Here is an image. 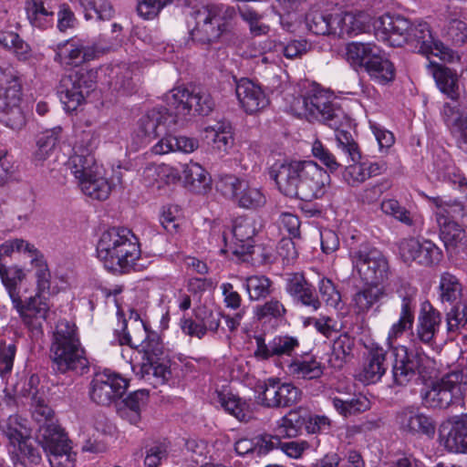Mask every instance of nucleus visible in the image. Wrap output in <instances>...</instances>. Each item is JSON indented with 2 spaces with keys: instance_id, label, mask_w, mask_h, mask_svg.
<instances>
[{
  "instance_id": "1",
  "label": "nucleus",
  "mask_w": 467,
  "mask_h": 467,
  "mask_svg": "<svg viewBox=\"0 0 467 467\" xmlns=\"http://www.w3.org/2000/svg\"><path fill=\"white\" fill-rule=\"evenodd\" d=\"M269 176L284 195L305 202L322 198L330 182L329 174L314 161H276Z\"/></svg>"
},
{
  "instance_id": "2",
  "label": "nucleus",
  "mask_w": 467,
  "mask_h": 467,
  "mask_svg": "<svg viewBox=\"0 0 467 467\" xmlns=\"http://www.w3.org/2000/svg\"><path fill=\"white\" fill-rule=\"evenodd\" d=\"M296 104L308 121H318L336 131L337 148L348 152L353 160L359 158L358 143L345 127H349V118L334 101L331 94L313 83L297 99Z\"/></svg>"
},
{
  "instance_id": "3",
  "label": "nucleus",
  "mask_w": 467,
  "mask_h": 467,
  "mask_svg": "<svg viewBox=\"0 0 467 467\" xmlns=\"http://www.w3.org/2000/svg\"><path fill=\"white\" fill-rule=\"evenodd\" d=\"M97 255L109 271L127 273L140 255L138 238L128 228L112 227L102 233L97 244Z\"/></svg>"
},
{
  "instance_id": "4",
  "label": "nucleus",
  "mask_w": 467,
  "mask_h": 467,
  "mask_svg": "<svg viewBox=\"0 0 467 467\" xmlns=\"http://www.w3.org/2000/svg\"><path fill=\"white\" fill-rule=\"evenodd\" d=\"M52 368L55 371L65 374L74 372L83 375L89 370V361L82 347L77 327L67 320H60L53 334L50 348Z\"/></svg>"
},
{
  "instance_id": "5",
  "label": "nucleus",
  "mask_w": 467,
  "mask_h": 467,
  "mask_svg": "<svg viewBox=\"0 0 467 467\" xmlns=\"http://www.w3.org/2000/svg\"><path fill=\"white\" fill-rule=\"evenodd\" d=\"M0 277L24 324L31 330L34 337L41 336L42 324L49 311L48 302L41 300L38 296H31L25 304L22 302L17 292V285L26 277L22 268L17 266L7 268L5 265H0Z\"/></svg>"
},
{
  "instance_id": "6",
  "label": "nucleus",
  "mask_w": 467,
  "mask_h": 467,
  "mask_svg": "<svg viewBox=\"0 0 467 467\" xmlns=\"http://www.w3.org/2000/svg\"><path fill=\"white\" fill-rule=\"evenodd\" d=\"M26 422L17 414L0 420V431L8 440V453L14 467H33L42 460L38 448L30 441Z\"/></svg>"
},
{
  "instance_id": "7",
  "label": "nucleus",
  "mask_w": 467,
  "mask_h": 467,
  "mask_svg": "<svg viewBox=\"0 0 467 467\" xmlns=\"http://www.w3.org/2000/svg\"><path fill=\"white\" fill-rule=\"evenodd\" d=\"M236 15L234 6L213 4L192 12L195 26L191 31L192 41L202 46H210L219 41L227 30V22Z\"/></svg>"
},
{
  "instance_id": "8",
  "label": "nucleus",
  "mask_w": 467,
  "mask_h": 467,
  "mask_svg": "<svg viewBox=\"0 0 467 467\" xmlns=\"http://www.w3.org/2000/svg\"><path fill=\"white\" fill-rule=\"evenodd\" d=\"M467 391V368L450 372L421 391L422 404L429 409L445 410L462 404Z\"/></svg>"
},
{
  "instance_id": "9",
  "label": "nucleus",
  "mask_w": 467,
  "mask_h": 467,
  "mask_svg": "<svg viewBox=\"0 0 467 467\" xmlns=\"http://www.w3.org/2000/svg\"><path fill=\"white\" fill-rule=\"evenodd\" d=\"M353 269L367 285L378 286L390 275L389 265L383 253L368 242L349 248Z\"/></svg>"
},
{
  "instance_id": "10",
  "label": "nucleus",
  "mask_w": 467,
  "mask_h": 467,
  "mask_svg": "<svg viewBox=\"0 0 467 467\" xmlns=\"http://www.w3.org/2000/svg\"><path fill=\"white\" fill-rule=\"evenodd\" d=\"M97 70L79 68L64 75L57 87L60 101L67 111H75L95 89Z\"/></svg>"
},
{
  "instance_id": "11",
  "label": "nucleus",
  "mask_w": 467,
  "mask_h": 467,
  "mask_svg": "<svg viewBox=\"0 0 467 467\" xmlns=\"http://www.w3.org/2000/svg\"><path fill=\"white\" fill-rule=\"evenodd\" d=\"M166 100L176 110L177 117L183 119L195 114L208 116L215 108V101L210 92L200 87L175 88L166 95Z\"/></svg>"
},
{
  "instance_id": "12",
  "label": "nucleus",
  "mask_w": 467,
  "mask_h": 467,
  "mask_svg": "<svg viewBox=\"0 0 467 467\" xmlns=\"http://www.w3.org/2000/svg\"><path fill=\"white\" fill-rule=\"evenodd\" d=\"M216 190L244 209L256 210L266 203V197L260 188L252 186L247 181L232 174L220 175Z\"/></svg>"
},
{
  "instance_id": "13",
  "label": "nucleus",
  "mask_w": 467,
  "mask_h": 467,
  "mask_svg": "<svg viewBox=\"0 0 467 467\" xmlns=\"http://www.w3.org/2000/svg\"><path fill=\"white\" fill-rule=\"evenodd\" d=\"M392 383L406 387L424 382L422 358L408 350L405 346H397L390 351Z\"/></svg>"
},
{
  "instance_id": "14",
  "label": "nucleus",
  "mask_w": 467,
  "mask_h": 467,
  "mask_svg": "<svg viewBox=\"0 0 467 467\" xmlns=\"http://www.w3.org/2000/svg\"><path fill=\"white\" fill-rule=\"evenodd\" d=\"M260 404L267 409L287 408L300 400L301 390L292 383L282 382L279 378L271 377L259 384Z\"/></svg>"
},
{
  "instance_id": "15",
  "label": "nucleus",
  "mask_w": 467,
  "mask_h": 467,
  "mask_svg": "<svg viewBox=\"0 0 467 467\" xmlns=\"http://www.w3.org/2000/svg\"><path fill=\"white\" fill-rule=\"evenodd\" d=\"M97 144V139L89 131H83L75 143L74 153L68 159L67 166L78 182L102 169L93 154Z\"/></svg>"
},
{
  "instance_id": "16",
  "label": "nucleus",
  "mask_w": 467,
  "mask_h": 467,
  "mask_svg": "<svg viewBox=\"0 0 467 467\" xmlns=\"http://www.w3.org/2000/svg\"><path fill=\"white\" fill-rule=\"evenodd\" d=\"M21 85L16 77L0 78V110L6 115L7 126L19 129L25 124V116L19 107Z\"/></svg>"
},
{
  "instance_id": "17",
  "label": "nucleus",
  "mask_w": 467,
  "mask_h": 467,
  "mask_svg": "<svg viewBox=\"0 0 467 467\" xmlns=\"http://www.w3.org/2000/svg\"><path fill=\"white\" fill-rule=\"evenodd\" d=\"M128 388V380L105 370L96 374L90 384V398L99 405L108 406L120 398Z\"/></svg>"
},
{
  "instance_id": "18",
  "label": "nucleus",
  "mask_w": 467,
  "mask_h": 467,
  "mask_svg": "<svg viewBox=\"0 0 467 467\" xmlns=\"http://www.w3.org/2000/svg\"><path fill=\"white\" fill-rule=\"evenodd\" d=\"M399 252L405 263L415 262L422 266L438 265L442 259L441 250L431 241H420L416 238L402 239L399 244Z\"/></svg>"
},
{
  "instance_id": "19",
  "label": "nucleus",
  "mask_w": 467,
  "mask_h": 467,
  "mask_svg": "<svg viewBox=\"0 0 467 467\" xmlns=\"http://www.w3.org/2000/svg\"><path fill=\"white\" fill-rule=\"evenodd\" d=\"M407 45L415 52L429 56L434 55L446 60L452 57V51L440 40H435L430 26L425 22L413 24L409 34Z\"/></svg>"
},
{
  "instance_id": "20",
  "label": "nucleus",
  "mask_w": 467,
  "mask_h": 467,
  "mask_svg": "<svg viewBox=\"0 0 467 467\" xmlns=\"http://www.w3.org/2000/svg\"><path fill=\"white\" fill-rule=\"evenodd\" d=\"M412 26L401 16L385 14L375 19L373 29L379 39L388 41L393 47H401L407 44Z\"/></svg>"
},
{
  "instance_id": "21",
  "label": "nucleus",
  "mask_w": 467,
  "mask_h": 467,
  "mask_svg": "<svg viewBox=\"0 0 467 467\" xmlns=\"http://www.w3.org/2000/svg\"><path fill=\"white\" fill-rule=\"evenodd\" d=\"M441 445L451 452H467V414L455 415L439 429Z\"/></svg>"
},
{
  "instance_id": "22",
  "label": "nucleus",
  "mask_w": 467,
  "mask_h": 467,
  "mask_svg": "<svg viewBox=\"0 0 467 467\" xmlns=\"http://www.w3.org/2000/svg\"><path fill=\"white\" fill-rule=\"evenodd\" d=\"M54 60L62 66L78 67L97 57L95 46H86L82 40L69 39L57 45Z\"/></svg>"
},
{
  "instance_id": "23",
  "label": "nucleus",
  "mask_w": 467,
  "mask_h": 467,
  "mask_svg": "<svg viewBox=\"0 0 467 467\" xmlns=\"http://www.w3.org/2000/svg\"><path fill=\"white\" fill-rule=\"evenodd\" d=\"M396 421L400 431L412 435L433 437L435 433L434 420L413 406L401 409L396 415Z\"/></svg>"
},
{
  "instance_id": "24",
  "label": "nucleus",
  "mask_w": 467,
  "mask_h": 467,
  "mask_svg": "<svg viewBox=\"0 0 467 467\" xmlns=\"http://www.w3.org/2000/svg\"><path fill=\"white\" fill-rule=\"evenodd\" d=\"M171 122L176 120L165 108H154L147 111L139 120V131L141 133V144L150 143L168 132Z\"/></svg>"
},
{
  "instance_id": "25",
  "label": "nucleus",
  "mask_w": 467,
  "mask_h": 467,
  "mask_svg": "<svg viewBox=\"0 0 467 467\" xmlns=\"http://www.w3.org/2000/svg\"><path fill=\"white\" fill-rule=\"evenodd\" d=\"M285 290L296 304L312 311L319 309L321 303L316 289L301 273H291L285 279Z\"/></svg>"
},
{
  "instance_id": "26",
  "label": "nucleus",
  "mask_w": 467,
  "mask_h": 467,
  "mask_svg": "<svg viewBox=\"0 0 467 467\" xmlns=\"http://www.w3.org/2000/svg\"><path fill=\"white\" fill-rule=\"evenodd\" d=\"M140 332L143 335L138 337L137 335L131 336L127 330V322L124 319L121 324V333L119 336L120 345H128L133 348H140L147 356L158 357L162 353V344L160 337L155 333H148L143 324H137Z\"/></svg>"
},
{
  "instance_id": "27",
  "label": "nucleus",
  "mask_w": 467,
  "mask_h": 467,
  "mask_svg": "<svg viewBox=\"0 0 467 467\" xmlns=\"http://www.w3.org/2000/svg\"><path fill=\"white\" fill-rule=\"evenodd\" d=\"M241 107L248 114H254L266 108L269 99L261 86L248 78H241L235 88Z\"/></svg>"
},
{
  "instance_id": "28",
  "label": "nucleus",
  "mask_w": 467,
  "mask_h": 467,
  "mask_svg": "<svg viewBox=\"0 0 467 467\" xmlns=\"http://www.w3.org/2000/svg\"><path fill=\"white\" fill-rule=\"evenodd\" d=\"M256 349L254 357L261 360L269 359L272 357L292 356L299 348V341L295 337L276 336L268 343H265L262 336L254 337Z\"/></svg>"
},
{
  "instance_id": "29",
  "label": "nucleus",
  "mask_w": 467,
  "mask_h": 467,
  "mask_svg": "<svg viewBox=\"0 0 467 467\" xmlns=\"http://www.w3.org/2000/svg\"><path fill=\"white\" fill-rule=\"evenodd\" d=\"M441 114L457 146L467 152V108L445 103Z\"/></svg>"
},
{
  "instance_id": "30",
  "label": "nucleus",
  "mask_w": 467,
  "mask_h": 467,
  "mask_svg": "<svg viewBox=\"0 0 467 467\" xmlns=\"http://www.w3.org/2000/svg\"><path fill=\"white\" fill-rule=\"evenodd\" d=\"M433 172L437 180L458 185L462 193H467V180L455 166L447 151L441 150L436 152L433 160Z\"/></svg>"
},
{
  "instance_id": "31",
  "label": "nucleus",
  "mask_w": 467,
  "mask_h": 467,
  "mask_svg": "<svg viewBox=\"0 0 467 467\" xmlns=\"http://www.w3.org/2000/svg\"><path fill=\"white\" fill-rule=\"evenodd\" d=\"M441 324V315L428 301L421 304L416 327L417 338L427 345H432Z\"/></svg>"
},
{
  "instance_id": "32",
  "label": "nucleus",
  "mask_w": 467,
  "mask_h": 467,
  "mask_svg": "<svg viewBox=\"0 0 467 467\" xmlns=\"http://www.w3.org/2000/svg\"><path fill=\"white\" fill-rule=\"evenodd\" d=\"M386 356L387 351L383 348H371L358 374V379L367 385L379 382L387 371Z\"/></svg>"
},
{
  "instance_id": "33",
  "label": "nucleus",
  "mask_w": 467,
  "mask_h": 467,
  "mask_svg": "<svg viewBox=\"0 0 467 467\" xmlns=\"http://www.w3.org/2000/svg\"><path fill=\"white\" fill-rule=\"evenodd\" d=\"M258 232L257 222L254 217L240 216L234 221L233 234L236 243H240V250L235 254H250L254 253L252 244L254 236Z\"/></svg>"
},
{
  "instance_id": "34",
  "label": "nucleus",
  "mask_w": 467,
  "mask_h": 467,
  "mask_svg": "<svg viewBox=\"0 0 467 467\" xmlns=\"http://www.w3.org/2000/svg\"><path fill=\"white\" fill-rule=\"evenodd\" d=\"M37 382V377H30L27 382L29 389L23 390V395L31 400L32 417L38 424V427L40 425L56 423L53 419V410L47 404L44 397L38 393L36 387Z\"/></svg>"
},
{
  "instance_id": "35",
  "label": "nucleus",
  "mask_w": 467,
  "mask_h": 467,
  "mask_svg": "<svg viewBox=\"0 0 467 467\" xmlns=\"http://www.w3.org/2000/svg\"><path fill=\"white\" fill-rule=\"evenodd\" d=\"M286 373L295 379H317L324 373V366L314 357L296 358L287 364Z\"/></svg>"
},
{
  "instance_id": "36",
  "label": "nucleus",
  "mask_w": 467,
  "mask_h": 467,
  "mask_svg": "<svg viewBox=\"0 0 467 467\" xmlns=\"http://www.w3.org/2000/svg\"><path fill=\"white\" fill-rule=\"evenodd\" d=\"M307 410L298 408L292 410L276 421L275 433L278 437L296 438L302 433L306 420H307Z\"/></svg>"
},
{
  "instance_id": "37",
  "label": "nucleus",
  "mask_w": 467,
  "mask_h": 467,
  "mask_svg": "<svg viewBox=\"0 0 467 467\" xmlns=\"http://www.w3.org/2000/svg\"><path fill=\"white\" fill-rule=\"evenodd\" d=\"M429 72L435 79L439 89L451 99L459 97L458 76L456 72L443 65L430 62Z\"/></svg>"
},
{
  "instance_id": "38",
  "label": "nucleus",
  "mask_w": 467,
  "mask_h": 467,
  "mask_svg": "<svg viewBox=\"0 0 467 467\" xmlns=\"http://www.w3.org/2000/svg\"><path fill=\"white\" fill-rule=\"evenodd\" d=\"M37 431V440L46 453L70 446V441L66 433L56 423L40 425Z\"/></svg>"
},
{
  "instance_id": "39",
  "label": "nucleus",
  "mask_w": 467,
  "mask_h": 467,
  "mask_svg": "<svg viewBox=\"0 0 467 467\" xmlns=\"http://www.w3.org/2000/svg\"><path fill=\"white\" fill-rule=\"evenodd\" d=\"M78 184L82 192L94 200H106L111 192V185L104 176L103 168L95 171L90 177L78 182Z\"/></svg>"
},
{
  "instance_id": "40",
  "label": "nucleus",
  "mask_w": 467,
  "mask_h": 467,
  "mask_svg": "<svg viewBox=\"0 0 467 467\" xmlns=\"http://www.w3.org/2000/svg\"><path fill=\"white\" fill-rule=\"evenodd\" d=\"M182 172L185 184L192 192L203 194L211 188V176L199 163L185 164Z\"/></svg>"
},
{
  "instance_id": "41",
  "label": "nucleus",
  "mask_w": 467,
  "mask_h": 467,
  "mask_svg": "<svg viewBox=\"0 0 467 467\" xmlns=\"http://www.w3.org/2000/svg\"><path fill=\"white\" fill-rule=\"evenodd\" d=\"M347 60L354 67H367L380 49L371 43L352 42L347 46Z\"/></svg>"
},
{
  "instance_id": "42",
  "label": "nucleus",
  "mask_w": 467,
  "mask_h": 467,
  "mask_svg": "<svg viewBox=\"0 0 467 467\" xmlns=\"http://www.w3.org/2000/svg\"><path fill=\"white\" fill-rule=\"evenodd\" d=\"M31 265L35 270V277L36 283V294L35 296H39L41 300L47 302L46 293L49 292L51 285V274L48 269L47 261L44 255L36 249V253H31Z\"/></svg>"
},
{
  "instance_id": "43",
  "label": "nucleus",
  "mask_w": 467,
  "mask_h": 467,
  "mask_svg": "<svg viewBox=\"0 0 467 467\" xmlns=\"http://www.w3.org/2000/svg\"><path fill=\"white\" fill-rule=\"evenodd\" d=\"M355 338L348 334H341L334 340L328 358L329 365L334 368H341L352 358Z\"/></svg>"
},
{
  "instance_id": "44",
  "label": "nucleus",
  "mask_w": 467,
  "mask_h": 467,
  "mask_svg": "<svg viewBox=\"0 0 467 467\" xmlns=\"http://www.w3.org/2000/svg\"><path fill=\"white\" fill-rule=\"evenodd\" d=\"M206 138L212 140L213 148L219 153H227L234 145L233 129L229 122H218L205 129Z\"/></svg>"
},
{
  "instance_id": "45",
  "label": "nucleus",
  "mask_w": 467,
  "mask_h": 467,
  "mask_svg": "<svg viewBox=\"0 0 467 467\" xmlns=\"http://www.w3.org/2000/svg\"><path fill=\"white\" fill-rule=\"evenodd\" d=\"M26 12L29 23L40 29L51 27L54 23V12L47 8L41 0H27Z\"/></svg>"
},
{
  "instance_id": "46",
  "label": "nucleus",
  "mask_w": 467,
  "mask_h": 467,
  "mask_svg": "<svg viewBox=\"0 0 467 467\" xmlns=\"http://www.w3.org/2000/svg\"><path fill=\"white\" fill-rule=\"evenodd\" d=\"M370 78L375 82L385 85L395 78V67L392 62L378 53L365 68Z\"/></svg>"
},
{
  "instance_id": "47",
  "label": "nucleus",
  "mask_w": 467,
  "mask_h": 467,
  "mask_svg": "<svg viewBox=\"0 0 467 467\" xmlns=\"http://www.w3.org/2000/svg\"><path fill=\"white\" fill-rule=\"evenodd\" d=\"M439 298L442 303L456 304L462 296V285L459 278L450 272H443L440 276Z\"/></svg>"
},
{
  "instance_id": "48",
  "label": "nucleus",
  "mask_w": 467,
  "mask_h": 467,
  "mask_svg": "<svg viewBox=\"0 0 467 467\" xmlns=\"http://www.w3.org/2000/svg\"><path fill=\"white\" fill-rule=\"evenodd\" d=\"M440 226V237L447 250L455 249L463 240L465 234L455 221L441 217L437 220Z\"/></svg>"
},
{
  "instance_id": "49",
  "label": "nucleus",
  "mask_w": 467,
  "mask_h": 467,
  "mask_svg": "<svg viewBox=\"0 0 467 467\" xmlns=\"http://www.w3.org/2000/svg\"><path fill=\"white\" fill-rule=\"evenodd\" d=\"M244 285L252 301L265 299L273 293L272 280L263 275L246 277Z\"/></svg>"
},
{
  "instance_id": "50",
  "label": "nucleus",
  "mask_w": 467,
  "mask_h": 467,
  "mask_svg": "<svg viewBox=\"0 0 467 467\" xmlns=\"http://www.w3.org/2000/svg\"><path fill=\"white\" fill-rule=\"evenodd\" d=\"M397 294L400 300L399 319L414 324L417 306V288L404 285L397 291Z\"/></svg>"
},
{
  "instance_id": "51",
  "label": "nucleus",
  "mask_w": 467,
  "mask_h": 467,
  "mask_svg": "<svg viewBox=\"0 0 467 467\" xmlns=\"http://www.w3.org/2000/svg\"><path fill=\"white\" fill-rule=\"evenodd\" d=\"M375 19L367 12L346 13L345 31H347V36L351 37L369 32L373 28Z\"/></svg>"
},
{
  "instance_id": "52",
  "label": "nucleus",
  "mask_w": 467,
  "mask_h": 467,
  "mask_svg": "<svg viewBox=\"0 0 467 467\" xmlns=\"http://www.w3.org/2000/svg\"><path fill=\"white\" fill-rule=\"evenodd\" d=\"M87 20L107 21L113 17L114 10L108 0H78Z\"/></svg>"
},
{
  "instance_id": "53",
  "label": "nucleus",
  "mask_w": 467,
  "mask_h": 467,
  "mask_svg": "<svg viewBox=\"0 0 467 467\" xmlns=\"http://www.w3.org/2000/svg\"><path fill=\"white\" fill-rule=\"evenodd\" d=\"M0 45L12 50L19 60L26 61L31 57V47L15 32H0Z\"/></svg>"
},
{
  "instance_id": "54",
  "label": "nucleus",
  "mask_w": 467,
  "mask_h": 467,
  "mask_svg": "<svg viewBox=\"0 0 467 467\" xmlns=\"http://www.w3.org/2000/svg\"><path fill=\"white\" fill-rule=\"evenodd\" d=\"M61 131L62 129L60 127H55L41 134L36 141L37 149L34 154L36 160L42 161L49 156V153L58 142Z\"/></svg>"
},
{
  "instance_id": "55",
  "label": "nucleus",
  "mask_w": 467,
  "mask_h": 467,
  "mask_svg": "<svg viewBox=\"0 0 467 467\" xmlns=\"http://www.w3.org/2000/svg\"><path fill=\"white\" fill-rule=\"evenodd\" d=\"M381 210L385 214L393 216L396 220L408 226H414L418 223L417 216L401 206L397 200H384L381 202Z\"/></svg>"
},
{
  "instance_id": "56",
  "label": "nucleus",
  "mask_w": 467,
  "mask_h": 467,
  "mask_svg": "<svg viewBox=\"0 0 467 467\" xmlns=\"http://www.w3.org/2000/svg\"><path fill=\"white\" fill-rule=\"evenodd\" d=\"M332 404L336 410L345 417L366 411L369 408L368 400L362 396L347 400L335 397L332 399Z\"/></svg>"
},
{
  "instance_id": "57",
  "label": "nucleus",
  "mask_w": 467,
  "mask_h": 467,
  "mask_svg": "<svg viewBox=\"0 0 467 467\" xmlns=\"http://www.w3.org/2000/svg\"><path fill=\"white\" fill-rule=\"evenodd\" d=\"M219 398L222 407L237 420L245 421L250 418L248 405L240 398L234 395H220Z\"/></svg>"
},
{
  "instance_id": "58",
  "label": "nucleus",
  "mask_w": 467,
  "mask_h": 467,
  "mask_svg": "<svg viewBox=\"0 0 467 467\" xmlns=\"http://www.w3.org/2000/svg\"><path fill=\"white\" fill-rule=\"evenodd\" d=\"M358 151L359 158L357 160H353L348 152L343 151L348 155L349 161L353 162L348 165L342 173L344 181L350 186H358L367 181L363 161H360L361 153L358 146Z\"/></svg>"
},
{
  "instance_id": "59",
  "label": "nucleus",
  "mask_w": 467,
  "mask_h": 467,
  "mask_svg": "<svg viewBox=\"0 0 467 467\" xmlns=\"http://www.w3.org/2000/svg\"><path fill=\"white\" fill-rule=\"evenodd\" d=\"M140 374L141 379L148 381L153 378L155 381L152 384L156 385L164 383L171 375V371L165 365L150 361L141 365Z\"/></svg>"
},
{
  "instance_id": "60",
  "label": "nucleus",
  "mask_w": 467,
  "mask_h": 467,
  "mask_svg": "<svg viewBox=\"0 0 467 467\" xmlns=\"http://www.w3.org/2000/svg\"><path fill=\"white\" fill-rule=\"evenodd\" d=\"M442 36L452 44L461 46L467 40V25L462 20L451 19L443 28Z\"/></svg>"
},
{
  "instance_id": "61",
  "label": "nucleus",
  "mask_w": 467,
  "mask_h": 467,
  "mask_svg": "<svg viewBox=\"0 0 467 467\" xmlns=\"http://www.w3.org/2000/svg\"><path fill=\"white\" fill-rule=\"evenodd\" d=\"M111 85L114 89L123 94L131 93L135 84L132 79V71L130 67L125 65L118 67L115 70V76L112 78Z\"/></svg>"
},
{
  "instance_id": "62",
  "label": "nucleus",
  "mask_w": 467,
  "mask_h": 467,
  "mask_svg": "<svg viewBox=\"0 0 467 467\" xmlns=\"http://www.w3.org/2000/svg\"><path fill=\"white\" fill-rule=\"evenodd\" d=\"M51 467H74L76 453L71 446L60 448L47 453Z\"/></svg>"
},
{
  "instance_id": "63",
  "label": "nucleus",
  "mask_w": 467,
  "mask_h": 467,
  "mask_svg": "<svg viewBox=\"0 0 467 467\" xmlns=\"http://www.w3.org/2000/svg\"><path fill=\"white\" fill-rule=\"evenodd\" d=\"M312 154L322 162L331 172L337 171L340 164L335 155L326 148L319 140H316L312 144Z\"/></svg>"
},
{
  "instance_id": "64",
  "label": "nucleus",
  "mask_w": 467,
  "mask_h": 467,
  "mask_svg": "<svg viewBox=\"0 0 467 467\" xmlns=\"http://www.w3.org/2000/svg\"><path fill=\"white\" fill-rule=\"evenodd\" d=\"M446 321L449 332H454L460 327H464L467 323V306L456 303L447 313Z\"/></svg>"
}]
</instances>
